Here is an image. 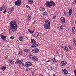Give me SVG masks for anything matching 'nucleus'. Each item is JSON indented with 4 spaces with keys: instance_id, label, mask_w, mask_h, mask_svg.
I'll use <instances>...</instances> for the list:
<instances>
[{
    "instance_id": "nucleus-22",
    "label": "nucleus",
    "mask_w": 76,
    "mask_h": 76,
    "mask_svg": "<svg viewBox=\"0 0 76 76\" xmlns=\"http://www.w3.org/2000/svg\"><path fill=\"white\" fill-rule=\"evenodd\" d=\"M6 68V67L4 66H3L1 68H0V69L3 70V71H4L5 70V69Z\"/></svg>"
},
{
    "instance_id": "nucleus-2",
    "label": "nucleus",
    "mask_w": 76,
    "mask_h": 76,
    "mask_svg": "<svg viewBox=\"0 0 76 76\" xmlns=\"http://www.w3.org/2000/svg\"><path fill=\"white\" fill-rule=\"evenodd\" d=\"M45 5L47 7L51 8V6H53V7H54L55 6V3L52 1H49L48 2L46 1L45 3Z\"/></svg>"
},
{
    "instance_id": "nucleus-37",
    "label": "nucleus",
    "mask_w": 76,
    "mask_h": 76,
    "mask_svg": "<svg viewBox=\"0 0 76 76\" xmlns=\"http://www.w3.org/2000/svg\"><path fill=\"white\" fill-rule=\"evenodd\" d=\"M74 72L75 75V76H76V70H74Z\"/></svg>"
},
{
    "instance_id": "nucleus-50",
    "label": "nucleus",
    "mask_w": 76,
    "mask_h": 76,
    "mask_svg": "<svg viewBox=\"0 0 76 76\" xmlns=\"http://www.w3.org/2000/svg\"><path fill=\"white\" fill-rule=\"evenodd\" d=\"M34 23H35V22L34 21Z\"/></svg>"
},
{
    "instance_id": "nucleus-1",
    "label": "nucleus",
    "mask_w": 76,
    "mask_h": 76,
    "mask_svg": "<svg viewBox=\"0 0 76 76\" xmlns=\"http://www.w3.org/2000/svg\"><path fill=\"white\" fill-rule=\"evenodd\" d=\"M9 29L12 32H15L18 29V24L15 21H12L10 23Z\"/></svg>"
},
{
    "instance_id": "nucleus-45",
    "label": "nucleus",
    "mask_w": 76,
    "mask_h": 76,
    "mask_svg": "<svg viewBox=\"0 0 76 76\" xmlns=\"http://www.w3.org/2000/svg\"><path fill=\"white\" fill-rule=\"evenodd\" d=\"M53 75V76H56V75L55 74H53V75Z\"/></svg>"
},
{
    "instance_id": "nucleus-32",
    "label": "nucleus",
    "mask_w": 76,
    "mask_h": 76,
    "mask_svg": "<svg viewBox=\"0 0 76 76\" xmlns=\"http://www.w3.org/2000/svg\"><path fill=\"white\" fill-rule=\"evenodd\" d=\"M28 1H29V3H30V4H32V3H33V1H34L33 0H28Z\"/></svg>"
},
{
    "instance_id": "nucleus-46",
    "label": "nucleus",
    "mask_w": 76,
    "mask_h": 76,
    "mask_svg": "<svg viewBox=\"0 0 76 76\" xmlns=\"http://www.w3.org/2000/svg\"><path fill=\"white\" fill-rule=\"evenodd\" d=\"M26 72H28V69H26Z\"/></svg>"
},
{
    "instance_id": "nucleus-27",
    "label": "nucleus",
    "mask_w": 76,
    "mask_h": 76,
    "mask_svg": "<svg viewBox=\"0 0 76 76\" xmlns=\"http://www.w3.org/2000/svg\"><path fill=\"white\" fill-rule=\"evenodd\" d=\"M9 62L11 64H14V62H13V61L12 60V59L10 60Z\"/></svg>"
},
{
    "instance_id": "nucleus-34",
    "label": "nucleus",
    "mask_w": 76,
    "mask_h": 76,
    "mask_svg": "<svg viewBox=\"0 0 76 76\" xmlns=\"http://www.w3.org/2000/svg\"><path fill=\"white\" fill-rule=\"evenodd\" d=\"M73 4H76V0H74Z\"/></svg>"
},
{
    "instance_id": "nucleus-24",
    "label": "nucleus",
    "mask_w": 76,
    "mask_h": 76,
    "mask_svg": "<svg viewBox=\"0 0 76 76\" xmlns=\"http://www.w3.org/2000/svg\"><path fill=\"white\" fill-rule=\"evenodd\" d=\"M45 10V8L44 7H40V10L42 12Z\"/></svg>"
},
{
    "instance_id": "nucleus-28",
    "label": "nucleus",
    "mask_w": 76,
    "mask_h": 76,
    "mask_svg": "<svg viewBox=\"0 0 76 76\" xmlns=\"http://www.w3.org/2000/svg\"><path fill=\"white\" fill-rule=\"evenodd\" d=\"M52 61L53 62V63H56V59L55 58H52Z\"/></svg>"
},
{
    "instance_id": "nucleus-18",
    "label": "nucleus",
    "mask_w": 76,
    "mask_h": 76,
    "mask_svg": "<svg viewBox=\"0 0 76 76\" xmlns=\"http://www.w3.org/2000/svg\"><path fill=\"white\" fill-rule=\"evenodd\" d=\"M31 44H35V43H36V41L34 39H31Z\"/></svg>"
},
{
    "instance_id": "nucleus-53",
    "label": "nucleus",
    "mask_w": 76,
    "mask_h": 76,
    "mask_svg": "<svg viewBox=\"0 0 76 76\" xmlns=\"http://www.w3.org/2000/svg\"><path fill=\"white\" fill-rule=\"evenodd\" d=\"M69 48V49H70V48Z\"/></svg>"
},
{
    "instance_id": "nucleus-17",
    "label": "nucleus",
    "mask_w": 76,
    "mask_h": 76,
    "mask_svg": "<svg viewBox=\"0 0 76 76\" xmlns=\"http://www.w3.org/2000/svg\"><path fill=\"white\" fill-rule=\"evenodd\" d=\"M31 60L33 61H38V58L34 56Z\"/></svg>"
},
{
    "instance_id": "nucleus-33",
    "label": "nucleus",
    "mask_w": 76,
    "mask_h": 76,
    "mask_svg": "<svg viewBox=\"0 0 76 76\" xmlns=\"http://www.w3.org/2000/svg\"><path fill=\"white\" fill-rule=\"evenodd\" d=\"M33 36L34 37H37V36H36V33H34V34H33Z\"/></svg>"
},
{
    "instance_id": "nucleus-12",
    "label": "nucleus",
    "mask_w": 76,
    "mask_h": 76,
    "mask_svg": "<svg viewBox=\"0 0 76 76\" xmlns=\"http://www.w3.org/2000/svg\"><path fill=\"white\" fill-rule=\"evenodd\" d=\"M72 8H71L69 9V11L68 12V15L69 16H71V15H72Z\"/></svg>"
},
{
    "instance_id": "nucleus-49",
    "label": "nucleus",
    "mask_w": 76,
    "mask_h": 76,
    "mask_svg": "<svg viewBox=\"0 0 76 76\" xmlns=\"http://www.w3.org/2000/svg\"><path fill=\"white\" fill-rule=\"evenodd\" d=\"M64 12V14H65V13H66V12Z\"/></svg>"
},
{
    "instance_id": "nucleus-5",
    "label": "nucleus",
    "mask_w": 76,
    "mask_h": 76,
    "mask_svg": "<svg viewBox=\"0 0 76 76\" xmlns=\"http://www.w3.org/2000/svg\"><path fill=\"white\" fill-rule=\"evenodd\" d=\"M32 65V64L31 62H27L25 63V66L26 67H30Z\"/></svg>"
},
{
    "instance_id": "nucleus-13",
    "label": "nucleus",
    "mask_w": 76,
    "mask_h": 76,
    "mask_svg": "<svg viewBox=\"0 0 76 76\" xmlns=\"http://www.w3.org/2000/svg\"><path fill=\"white\" fill-rule=\"evenodd\" d=\"M72 32L74 34H75L76 33V29L75 27H73L72 28Z\"/></svg>"
},
{
    "instance_id": "nucleus-42",
    "label": "nucleus",
    "mask_w": 76,
    "mask_h": 76,
    "mask_svg": "<svg viewBox=\"0 0 76 76\" xmlns=\"http://www.w3.org/2000/svg\"><path fill=\"white\" fill-rule=\"evenodd\" d=\"M37 37L39 35V33L38 32H37Z\"/></svg>"
},
{
    "instance_id": "nucleus-8",
    "label": "nucleus",
    "mask_w": 76,
    "mask_h": 76,
    "mask_svg": "<svg viewBox=\"0 0 76 76\" xmlns=\"http://www.w3.org/2000/svg\"><path fill=\"white\" fill-rule=\"evenodd\" d=\"M16 62L18 64H22L23 66V64L22 63V60L20 61L18 59H17L16 60Z\"/></svg>"
},
{
    "instance_id": "nucleus-30",
    "label": "nucleus",
    "mask_w": 76,
    "mask_h": 76,
    "mask_svg": "<svg viewBox=\"0 0 76 76\" xmlns=\"http://www.w3.org/2000/svg\"><path fill=\"white\" fill-rule=\"evenodd\" d=\"M43 16H47V15H48V13L46 12H43Z\"/></svg>"
},
{
    "instance_id": "nucleus-43",
    "label": "nucleus",
    "mask_w": 76,
    "mask_h": 76,
    "mask_svg": "<svg viewBox=\"0 0 76 76\" xmlns=\"http://www.w3.org/2000/svg\"><path fill=\"white\" fill-rule=\"evenodd\" d=\"M53 19H56V16H53Z\"/></svg>"
},
{
    "instance_id": "nucleus-51",
    "label": "nucleus",
    "mask_w": 76,
    "mask_h": 76,
    "mask_svg": "<svg viewBox=\"0 0 76 76\" xmlns=\"http://www.w3.org/2000/svg\"><path fill=\"white\" fill-rule=\"evenodd\" d=\"M65 15H66V13H65Z\"/></svg>"
},
{
    "instance_id": "nucleus-6",
    "label": "nucleus",
    "mask_w": 76,
    "mask_h": 76,
    "mask_svg": "<svg viewBox=\"0 0 76 76\" xmlns=\"http://www.w3.org/2000/svg\"><path fill=\"white\" fill-rule=\"evenodd\" d=\"M60 20L61 22L63 23H64L66 22L65 18L63 17H61L60 18Z\"/></svg>"
},
{
    "instance_id": "nucleus-38",
    "label": "nucleus",
    "mask_w": 76,
    "mask_h": 76,
    "mask_svg": "<svg viewBox=\"0 0 76 76\" xmlns=\"http://www.w3.org/2000/svg\"><path fill=\"white\" fill-rule=\"evenodd\" d=\"M50 61H51L50 60H49L47 61L46 62L48 63V62H50Z\"/></svg>"
},
{
    "instance_id": "nucleus-25",
    "label": "nucleus",
    "mask_w": 76,
    "mask_h": 76,
    "mask_svg": "<svg viewBox=\"0 0 76 76\" xmlns=\"http://www.w3.org/2000/svg\"><path fill=\"white\" fill-rule=\"evenodd\" d=\"M27 18L29 20H31V15H28Z\"/></svg>"
},
{
    "instance_id": "nucleus-23",
    "label": "nucleus",
    "mask_w": 76,
    "mask_h": 76,
    "mask_svg": "<svg viewBox=\"0 0 76 76\" xmlns=\"http://www.w3.org/2000/svg\"><path fill=\"white\" fill-rule=\"evenodd\" d=\"M28 31L30 32V33H31V34H33L34 32V31L33 30L31 31L30 29H29L28 30Z\"/></svg>"
},
{
    "instance_id": "nucleus-10",
    "label": "nucleus",
    "mask_w": 76,
    "mask_h": 76,
    "mask_svg": "<svg viewBox=\"0 0 76 76\" xmlns=\"http://www.w3.org/2000/svg\"><path fill=\"white\" fill-rule=\"evenodd\" d=\"M60 64L62 66H64L67 64V62L64 61H62L61 62Z\"/></svg>"
},
{
    "instance_id": "nucleus-41",
    "label": "nucleus",
    "mask_w": 76,
    "mask_h": 76,
    "mask_svg": "<svg viewBox=\"0 0 76 76\" xmlns=\"http://www.w3.org/2000/svg\"><path fill=\"white\" fill-rule=\"evenodd\" d=\"M62 48H67V47H66L65 46H62Z\"/></svg>"
},
{
    "instance_id": "nucleus-3",
    "label": "nucleus",
    "mask_w": 76,
    "mask_h": 76,
    "mask_svg": "<svg viewBox=\"0 0 76 76\" xmlns=\"http://www.w3.org/2000/svg\"><path fill=\"white\" fill-rule=\"evenodd\" d=\"M44 22L45 24L43 25L44 28L47 29H50V21L49 20H45Z\"/></svg>"
},
{
    "instance_id": "nucleus-26",
    "label": "nucleus",
    "mask_w": 76,
    "mask_h": 76,
    "mask_svg": "<svg viewBox=\"0 0 76 76\" xmlns=\"http://www.w3.org/2000/svg\"><path fill=\"white\" fill-rule=\"evenodd\" d=\"M22 54H23V52H22L21 51H20L19 52L18 54L19 56H20L21 55H22Z\"/></svg>"
},
{
    "instance_id": "nucleus-20",
    "label": "nucleus",
    "mask_w": 76,
    "mask_h": 76,
    "mask_svg": "<svg viewBox=\"0 0 76 76\" xmlns=\"http://www.w3.org/2000/svg\"><path fill=\"white\" fill-rule=\"evenodd\" d=\"M1 38L2 39H6V36H4L3 34H1L0 36Z\"/></svg>"
},
{
    "instance_id": "nucleus-35",
    "label": "nucleus",
    "mask_w": 76,
    "mask_h": 76,
    "mask_svg": "<svg viewBox=\"0 0 76 76\" xmlns=\"http://www.w3.org/2000/svg\"><path fill=\"white\" fill-rule=\"evenodd\" d=\"M2 12H3V13H4V14L6 12V10L5 9V10L3 11Z\"/></svg>"
},
{
    "instance_id": "nucleus-40",
    "label": "nucleus",
    "mask_w": 76,
    "mask_h": 76,
    "mask_svg": "<svg viewBox=\"0 0 76 76\" xmlns=\"http://www.w3.org/2000/svg\"><path fill=\"white\" fill-rule=\"evenodd\" d=\"M73 42L75 44H76V40L75 39L74 40Z\"/></svg>"
},
{
    "instance_id": "nucleus-9",
    "label": "nucleus",
    "mask_w": 76,
    "mask_h": 76,
    "mask_svg": "<svg viewBox=\"0 0 76 76\" xmlns=\"http://www.w3.org/2000/svg\"><path fill=\"white\" fill-rule=\"evenodd\" d=\"M33 53H35V54H37L38 53V51H39V49L38 48H36V49H33L32 50Z\"/></svg>"
},
{
    "instance_id": "nucleus-15",
    "label": "nucleus",
    "mask_w": 76,
    "mask_h": 76,
    "mask_svg": "<svg viewBox=\"0 0 76 76\" xmlns=\"http://www.w3.org/2000/svg\"><path fill=\"white\" fill-rule=\"evenodd\" d=\"M28 56L29 57V58H30L31 60H32L34 57V55H32L31 53H29L28 55Z\"/></svg>"
},
{
    "instance_id": "nucleus-4",
    "label": "nucleus",
    "mask_w": 76,
    "mask_h": 76,
    "mask_svg": "<svg viewBox=\"0 0 76 76\" xmlns=\"http://www.w3.org/2000/svg\"><path fill=\"white\" fill-rule=\"evenodd\" d=\"M15 5H16V6H20L21 5V4H22V2L21 1H20L19 0H17L15 2Z\"/></svg>"
},
{
    "instance_id": "nucleus-11",
    "label": "nucleus",
    "mask_w": 76,
    "mask_h": 76,
    "mask_svg": "<svg viewBox=\"0 0 76 76\" xmlns=\"http://www.w3.org/2000/svg\"><path fill=\"white\" fill-rule=\"evenodd\" d=\"M58 29L59 31H63V26H58Z\"/></svg>"
},
{
    "instance_id": "nucleus-48",
    "label": "nucleus",
    "mask_w": 76,
    "mask_h": 76,
    "mask_svg": "<svg viewBox=\"0 0 76 76\" xmlns=\"http://www.w3.org/2000/svg\"><path fill=\"white\" fill-rule=\"evenodd\" d=\"M48 13H50V11H48Z\"/></svg>"
},
{
    "instance_id": "nucleus-16",
    "label": "nucleus",
    "mask_w": 76,
    "mask_h": 76,
    "mask_svg": "<svg viewBox=\"0 0 76 76\" xmlns=\"http://www.w3.org/2000/svg\"><path fill=\"white\" fill-rule=\"evenodd\" d=\"M38 46V45L36 43H34L33 44L32 46V47L33 48V47H37Z\"/></svg>"
},
{
    "instance_id": "nucleus-39",
    "label": "nucleus",
    "mask_w": 76,
    "mask_h": 76,
    "mask_svg": "<svg viewBox=\"0 0 76 76\" xmlns=\"http://www.w3.org/2000/svg\"><path fill=\"white\" fill-rule=\"evenodd\" d=\"M26 7L27 8H28V9H29L30 8V7H29V6H28V5H26Z\"/></svg>"
},
{
    "instance_id": "nucleus-52",
    "label": "nucleus",
    "mask_w": 76,
    "mask_h": 76,
    "mask_svg": "<svg viewBox=\"0 0 76 76\" xmlns=\"http://www.w3.org/2000/svg\"><path fill=\"white\" fill-rule=\"evenodd\" d=\"M13 48L12 49H13V50H14V49L13 48Z\"/></svg>"
},
{
    "instance_id": "nucleus-7",
    "label": "nucleus",
    "mask_w": 76,
    "mask_h": 76,
    "mask_svg": "<svg viewBox=\"0 0 76 76\" xmlns=\"http://www.w3.org/2000/svg\"><path fill=\"white\" fill-rule=\"evenodd\" d=\"M62 72L63 74H64V75H66L68 73V71L66 69H63L62 70Z\"/></svg>"
},
{
    "instance_id": "nucleus-44",
    "label": "nucleus",
    "mask_w": 76,
    "mask_h": 76,
    "mask_svg": "<svg viewBox=\"0 0 76 76\" xmlns=\"http://www.w3.org/2000/svg\"><path fill=\"white\" fill-rule=\"evenodd\" d=\"M56 54H58H58H59V53H58V52H57L56 53Z\"/></svg>"
},
{
    "instance_id": "nucleus-36",
    "label": "nucleus",
    "mask_w": 76,
    "mask_h": 76,
    "mask_svg": "<svg viewBox=\"0 0 76 76\" xmlns=\"http://www.w3.org/2000/svg\"><path fill=\"white\" fill-rule=\"evenodd\" d=\"M10 38L12 39H14V37L13 36H12L10 37Z\"/></svg>"
},
{
    "instance_id": "nucleus-47",
    "label": "nucleus",
    "mask_w": 76,
    "mask_h": 76,
    "mask_svg": "<svg viewBox=\"0 0 76 76\" xmlns=\"http://www.w3.org/2000/svg\"><path fill=\"white\" fill-rule=\"evenodd\" d=\"M68 47L69 48H70V46L69 45L68 46Z\"/></svg>"
},
{
    "instance_id": "nucleus-21",
    "label": "nucleus",
    "mask_w": 76,
    "mask_h": 76,
    "mask_svg": "<svg viewBox=\"0 0 76 76\" xmlns=\"http://www.w3.org/2000/svg\"><path fill=\"white\" fill-rule=\"evenodd\" d=\"M19 41H23V38L22 37V36H20L19 38Z\"/></svg>"
},
{
    "instance_id": "nucleus-14",
    "label": "nucleus",
    "mask_w": 76,
    "mask_h": 76,
    "mask_svg": "<svg viewBox=\"0 0 76 76\" xmlns=\"http://www.w3.org/2000/svg\"><path fill=\"white\" fill-rule=\"evenodd\" d=\"M14 10H15L14 7H11L10 9V13H12V12L14 11Z\"/></svg>"
},
{
    "instance_id": "nucleus-29",
    "label": "nucleus",
    "mask_w": 76,
    "mask_h": 76,
    "mask_svg": "<svg viewBox=\"0 0 76 76\" xmlns=\"http://www.w3.org/2000/svg\"><path fill=\"white\" fill-rule=\"evenodd\" d=\"M23 51H25V52H29V50L28 49H23Z\"/></svg>"
},
{
    "instance_id": "nucleus-19",
    "label": "nucleus",
    "mask_w": 76,
    "mask_h": 76,
    "mask_svg": "<svg viewBox=\"0 0 76 76\" xmlns=\"http://www.w3.org/2000/svg\"><path fill=\"white\" fill-rule=\"evenodd\" d=\"M5 9V7H4V6H3L1 7H0V12H1V11H2V10H3L4 9Z\"/></svg>"
},
{
    "instance_id": "nucleus-31",
    "label": "nucleus",
    "mask_w": 76,
    "mask_h": 76,
    "mask_svg": "<svg viewBox=\"0 0 76 76\" xmlns=\"http://www.w3.org/2000/svg\"><path fill=\"white\" fill-rule=\"evenodd\" d=\"M63 50H64V51H69V49H68L67 48H64Z\"/></svg>"
}]
</instances>
